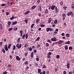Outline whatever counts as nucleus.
I'll list each match as a JSON object with an SVG mask.
<instances>
[{
	"label": "nucleus",
	"mask_w": 74,
	"mask_h": 74,
	"mask_svg": "<svg viewBox=\"0 0 74 74\" xmlns=\"http://www.w3.org/2000/svg\"><path fill=\"white\" fill-rule=\"evenodd\" d=\"M67 16H69V15H71V17H73L74 15L73 13L72 12H68L67 14Z\"/></svg>",
	"instance_id": "1"
},
{
	"label": "nucleus",
	"mask_w": 74,
	"mask_h": 74,
	"mask_svg": "<svg viewBox=\"0 0 74 74\" xmlns=\"http://www.w3.org/2000/svg\"><path fill=\"white\" fill-rule=\"evenodd\" d=\"M22 47V44H21L20 45L17 44L16 45V47L18 49H20Z\"/></svg>",
	"instance_id": "2"
},
{
	"label": "nucleus",
	"mask_w": 74,
	"mask_h": 74,
	"mask_svg": "<svg viewBox=\"0 0 74 74\" xmlns=\"http://www.w3.org/2000/svg\"><path fill=\"white\" fill-rule=\"evenodd\" d=\"M51 40L52 41H56L57 39H56L55 37H53L51 39Z\"/></svg>",
	"instance_id": "3"
},
{
	"label": "nucleus",
	"mask_w": 74,
	"mask_h": 74,
	"mask_svg": "<svg viewBox=\"0 0 74 74\" xmlns=\"http://www.w3.org/2000/svg\"><path fill=\"white\" fill-rule=\"evenodd\" d=\"M64 42V41H63V40H60L58 42V44H61L62 43V42Z\"/></svg>",
	"instance_id": "4"
},
{
	"label": "nucleus",
	"mask_w": 74,
	"mask_h": 74,
	"mask_svg": "<svg viewBox=\"0 0 74 74\" xmlns=\"http://www.w3.org/2000/svg\"><path fill=\"white\" fill-rule=\"evenodd\" d=\"M51 9L52 10H55V7H56V5H52L51 6Z\"/></svg>",
	"instance_id": "5"
},
{
	"label": "nucleus",
	"mask_w": 74,
	"mask_h": 74,
	"mask_svg": "<svg viewBox=\"0 0 74 74\" xmlns=\"http://www.w3.org/2000/svg\"><path fill=\"white\" fill-rule=\"evenodd\" d=\"M38 11H41V6L40 5H39L38 6Z\"/></svg>",
	"instance_id": "6"
},
{
	"label": "nucleus",
	"mask_w": 74,
	"mask_h": 74,
	"mask_svg": "<svg viewBox=\"0 0 74 74\" xmlns=\"http://www.w3.org/2000/svg\"><path fill=\"white\" fill-rule=\"evenodd\" d=\"M55 10H56V13H58L59 11V9H58L57 7H56Z\"/></svg>",
	"instance_id": "7"
},
{
	"label": "nucleus",
	"mask_w": 74,
	"mask_h": 74,
	"mask_svg": "<svg viewBox=\"0 0 74 74\" xmlns=\"http://www.w3.org/2000/svg\"><path fill=\"white\" fill-rule=\"evenodd\" d=\"M16 59L17 60H18V61H19L21 60L20 58H19V57L18 56H17L16 57Z\"/></svg>",
	"instance_id": "8"
},
{
	"label": "nucleus",
	"mask_w": 74,
	"mask_h": 74,
	"mask_svg": "<svg viewBox=\"0 0 74 74\" xmlns=\"http://www.w3.org/2000/svg\"><path fill=\"white\" fill-rule=\"evenodd\" d=\"M17 23V21H14L12 23V25H16Z\"/></svg>",
	"instance_id": "9"
},
{
	"label": "nucleus",
	"mask_w": 74,
	"mask_h": 74,
	"mask_svg": "<svg viewBox=\"0 0 74 74\" xmlns=\"http://www.w3.org/2000/svg\"><path fill=\"white\" fill-rule=\"evenodd\" d=\"M36 7V6L35 5H34L31 8L32 10H34V9Z\"/></svg>",
	"instance_id": "10"
},
{
	"label": "nucleus",
	"mask_w": 74,
	"mask_h": 74,
	"mask_svg": "<svg viewBox=\"0 0 74 74\" xmlns=\"http://www.w3.org/2000/svg\"><path fill=\"white\" fill-rule=\"evenodd\" d=\"M48 9H46L45 12V14H48Z\"/></svg>",
	"instance_id": "11"
},
{
	"label": "nucleus",
	"mask_w": 74,
	"mask_h": 74,
	"mask_svg": "<svg viewBox=\"0 0 74 74\" xmlns=\"http://www.w3.org/2000/svg\"><path fill=\"white\" fill-rule=\"evenodd\" d=\"M29 12H30V11H28L27 12H26L25 13H24V15H27L28 14Z\"/></svg>",
	"instance_id": "12"
},
{
	"label": "nucleus",
	"mask_w": 74,
	"mask_h": 74,
	"mask_svg": "<svg viewBox=\"0 0 74 74\" xmlns=\"http://www.w3.org/2000/svg\"><path fill=\"white\" fill-rule=\"evenodd\" d=\"M67 68L68 69H69L70 68V64L68 63L67 64Z\"/></svg>",
	"instance_id": "13"
},
{
	"label": "nucleus",
	"mask_w": 74,
	"mask_h": 74,
	"mask_svg": "<svg viewBox=\"0 0 74 74\" xmlns=\"http://www.w3.org/2000/svg\"><path fill=\"white\" fill-rule=\"evenodd\" d=\"M0 29L1 30L3 29V25L1 23H0Z\"/></svg>",
	"instance_id": "14"
},
{
	"label": "nucleus",
	"mask_w": 74,
	"mask_h": 74,
	"mask_svg": "<svg viewBox=\"0 0 74 74\" xmlns=\"http://www.w3.org/2000/svg\"><path fill=\"white\" fill-rule=\"evenodd\" d=\"M11 24V21H8V27H9V26H10V25Z\"/></svg>",
	"instance_id": "15"
},
{
	"label": "nucleus",
	"mask_w": 74,
	"mask_h": 74,
	"mask_svg": "<svg viewBox=\"0 0 74 74\" xmlns=\"http://www.w3.org/2000/svg\"><path fill=\"white\" fill-rule=\"evenodd\" d=\"M40 39V37H38L37 39L35 40V41H38Z\"/></svg>",
	"instance_id": "16"
},
{
	"label": "nucleus",
	"mask_w": 74,
	"mask_h": 74,
	"mask_svg": "<svg viewBox=\"0 0 74 74\" xmlns=\"http://www.w3.org/2000/svg\"><path fill=\"white\" fill-rule=\"evenodd\" d=\"M64 48L65 50H67V49H68V46H67V45H66L64 47Z\"/></svg>",
	"instance_id": "17"
},
{
	"label": "nucleus",
	"mask_w": 74,
	"mask_h": 74,
	"mask_svg": "<svg viewBox=\"0 0 74 74\" xmlns=\"http://www.w3.org/2000/svg\"><path fill=\"white\" fill-rule=\"evenodd\" d=\"M41 71V70L40 69H38V73H40Z\"/></svg>",
	"instance_id": "18"
},
{
	"label": "nucleus",
	"mask_w": 74,
	"mask_h": 74,
	"mask_svg": "<svg viewBox=\"0 0 74 74\" xmlns=\"http://www.w3.org/2000/svg\"><path fill=\"white\" fill-rule=\"evenodd\" d=\"M12 45V44H10L9 45L8 47V49H10L11 47V46Z\"/></svg>",
	"instance_id": "19"
},
{
	"label": "nucleus",
	"mask_w": 74,
	"mask_h": 74,
	"mask_svg": "<svg viewBox=\"0 0 74 74\" xmlns=\"http://www.w3.org/2000/svg\"><path fill=\"white\" fill-rule=\"evenodd\" d=\"M40 21V19H38L36 20V23H38V22Z\"/></svg>",
	"instance_id": "20"
},
{
	"label": "nucleus",
	"mask_w": 74,
	"mask_h": 74,
	"mask_svg": "<svg viewBox=\"0 0 74 74\" xmlns=\"http://www.w3.org/2000/svg\"><path fill=\"white\" fill-rule=\"evenodd\" d=\"M33 52H32L31 53V57L32 58H33Z\"/></svg>",
	"instance_id": "21"
},
{
	"label": "nucleus",
	"mask_w": 74,
	"mask_h": 74,
	"mask_svg": "<svg viewBox=\"0 0 74 74\" xmlns=\"http://www.w3.org/2000/svg\"><path fill=\"white\" fill-rule=\"evenodd\" d=\"M65 44H70V41H68L67 42H65Z\"/></svg>",
	"instance_id": "22"
},
{
	"label": "nucleus",
	"mask_w": 74,
	"mask_h": 74,
	"mask_svg": "<svg viewBox=\"0 0 74 74\" xmlns=\"http://www.w3.org/2000/svg\"><path fill=\"white\" fill-rule=\"evenodd\" d=\"M51 18H50L49 19L48 21V23H51Z\"/></svg>",
	"instance_id": "23"
},
{
	"label": "nucleus",
	"mask_w": 74,
	"mask_h": 74,
	"mask_svg": "<svg viewBox=\"0 0 74 74\" xmlns=\"http://www.w3.org/2000/svg\"><path fill=\"white\" fill-rule=\"evenodd\" d=\"M53 29L52 28H49V31H50V32H52L53 31Z\"/></svg>",
	"instance_id": "24"
},
{
	"label": "nucleus",
	"mask_w": 74,
	"mask_h": 74,
	"mask_svg": "<svg viewBox=\"0 0 74 74\" xmlns=\"http://www.w3.org/2000/svg\"><path fill=\"white\" fill-rule=\"evenodd\" d=\"M28 49L29 50V51H32V47H30L29 48V47L28 48Z\"/></svg>",
	"instance_id": "25"
},
{
	"label": "nucleus",
	"mask_w": 74,
	"mask_h": 74,
	"mask_svg": "<svg viewBox=\"0 0 74 74\" xmlns=\"http://www.w3.org/2000/svg\"><path fill=\"white\" fill-rule=\"evenodd\" d=\"M54 23H55L56 24V23H58V20L57 19L55 20L54 21Z\"/></svg>",
	"instance_id": "26"
},
{
	"label": "nucleus",
	"mask_w": 74,
	"mask_h": 74,
	"mask_svg": "<svg viewBox=\"0 0 74 74\" xmlns=\"http://www.w3.org/2000/svg\"><path fill=\"white\" fill-rule=\"evenodd\" d=\"M34 25H35V24H32L31 26V29H33V27H34Z\"/></svg>",
	"instance_id": "27"
},
{
	"label": "nucleus",
	"mask_w": 74,
	"mask_h": 74,
	"mask_svg": "<svg viewBox=\"0 0 74 74\" xmlns=\"http://www.w3.org/2000/svg\"><path fill=\"white\" fill-rule=\"evenodd\" d=\"M62 16L63 17H66V15L64 13H63L62 14Z\"/></svg>",
	"instance_id": "28"
},
{
	"label": "nucleus",
	"mask_w": 74,
	"mask_h": 74,
	"mask_svg": "<svg viewBox=\"0 0 74 74\" xmlns=\"http://www.w3.org/2000/svg\"><path fill=\"white\" fill-rule=\"evenodd\" d=\"M2 51L3 53H5V49H2Z\"/></svg>",
	"instance_id": "29"
},
{
	"label": "nucleus",
	"mask_w": 74,
	"mask_h": 74,
	"mask_svg": "<svg viewBox=\"0 0 74 74\" xmlns=\"http://www.w3.org/2000/svg\"><path fill=\"white\" fill-rule=\"evenodd\" d=\"M16 49V46L14 45L13 46V50H15Z\"/></svg>",
	"instance_id": "30"
},
{
	"label": "nucleus",
	"mask_w": 74,
	"mask_h": 74,
	"mask_svg": "<svg viewBox=\"0 0 74 74\" xmlns=\"http://www.w3.org/2000/svg\"><path fill=\"white\" fill-rule=\"evenodd\" d=\"M20 40H21V38H18L17 40V42H19V41H20Z\"/></svg>",
	"instance_id": "31"
},
{
	"label": "nucleus",
	"mask_w": 74,
	"mask_h": 74,
	"mask_svg": "<svg viewBox=\"0 0 74 74\" xmlns=\"http://www.w3.org/2000/svg\"><path fill=\"white\" fill-rule=\"evenodd\" d=\"M69 50H71V49H73V47L71 46L69 47Z\"/></svg>",
	"instance_id": "32"
},
{
	"label": "nucleus",
	"mask_w": 74,
	"mask_h": 74,
	"mask_svg": "<svg viewBox=\"0 0 74 74\" xmlns=\"http://www.w3.org/2000/svg\"><path fill=\"white\" fill-rule=\"evenodd\" d=\"M66 36L67 37H69V36H70V34H69V33L67 34L66 35Z\"/></svg>",
	"instance_id": "33"
},
{
	"label": "nucleus",
	"mask_w": 74,
	"mask_h": 74,
	"mask_svg": "<svg viewBox=\"0 0 74 74\" xmlns=\"http://www.w3.org/2000/svg\"><path fill=\"white\" fill-rule=\"evenodd\" d=\"M28 38V34H26L25 38L26 39H27Z\"/></svg>",
	"instance_id": "34"
},
{
	"label": "nucleus",
	"mask_w": 74,
	"mask_h": 74,
	"mask_svg": "<svg viewBox=\"0 0 74 74\" xmlns=\"http://www.w3.org/2000/svg\"><path fill=\"white\" fill-rule=\"evenodd\" d=\"M47 32H48L49 31V28L48 27L46 29Z\"/></svg>",
	"instance_id": "35"
},
{
	"label": "nucleus",
	"mask_w": 74,
	"mask_h": 74,
	"mask_svg": "<svg viewBox=\"0 0 74 74\" xmlns=\"http://www.w3.org/2000/svg\"><path fill=\"white\" fill-rule=\"evenodd\" d=\"M25 34H24L23 35V36H22V39H24L25 38Z\"/></svg>",
	"instance_id": "36"
},
{
	"label": "nucleus",
	"mask_w": 74,
	"mask_h": 74,
	"mask_svg": "<svg viewBox=\"0 0 74 74\" xmlns=\"http://www.w3.org/2000/svg\"><path fill=\"white\" fill-rule=\"evenodd\" d=\"M60 4L61 5H63V2L62 1H61L60 3Z\"/></svg>",
	"instance_id": "37"
},
{
	"label": "nucleus",
	"mask_w": 74,
	"mask_h": 74,
	"mask_svg": "<svg viewBox=\"0 0 74 74\" xmlns=\"http://www.w3.org/2000/svg\"><path fill=\"white\" fill-rule=\"evenodd\" d=\"M56 58L57 59H59L60 58V56L59 55H57L56 56Z\"/></svg>",
	"instance_id": "38"
},
{
	"label": "nucleus",
	"mask_w": 74,
	"mask_h": 74,
	"mask_svg": "<svg viewBox=\"0 0 74 74\" xmlns=\"http://www.w3.org/2000/svg\"><path fill=\"white\" fill-rule=\"evenodd\" d=\"M13 29V28H10L8 30L9 31H11Z\"/></svg>",
	"instance_id": "39"
},
{
	"label": "nucleus",
	"mask_w": 74,
	"mask_h": 74,
	"mask_svg": "<svg viewBox=\"0 0 74 74\" xmlns=\"http://www.w3.org/2000/svg\"><path fill=\"white\" fill-rule=\"evenodd\" d=\"M1 7H3V6H5V3L1 4Z\"/></svg>",
	"instance_id": "40"
},
{
	"label": "nucleus",
	"mask_w": 74,
	"mask_h": 74,
	"mask_svg": "<svg viewBox=\"0 0 74 74\" xmlns=\"http://www.w3.org/2000/svg\"><path fill=\"white\" fill-rule=\"evenodd\" d=\"M14 19V16H12V17L10 18V20H12Z\"/></svg>",
	"instance_id": "41"
},
{
	"label": "nucleus",
	"mask_w": 74,
	"mask_h": 74,
	"mask_svg": "<svg viewBox=\"0 0 74 74\" xmlns=\"http://www.w3.org/2000/svg\"><path fill=\"white\" fill-rule=\"evenodd\" d=\"M40 26L42 27H45V25L42 24L40 25Z\"/></svg>",
	"instance_id": "42"
},
{
	"label": "nucleus",
	"mask_w": 74,
	"mask_h": 74,
	"mask_svg": "<svg viewBox=\"0 0 74 74\" xmlns=\"http://www.w3.org/2000/svg\"><path fill=\"white\" fill-rule=\"evenodd\" d=\"M46 47H49V44H48V43H47L46 44Z\"/></svg>",
	"instance_id": "43"
},
{
	"label": "nucleus",
	"mask_w": 74,
	"mask_h": 74,
	"mask_svg": "<svg viewBox=\"0 0 74 74\" xmlns=\"http://www.w3.org/2000/svg\"><path fill=\"white\" fill-rule=\"evenodd\" d=\"M42 67L43 69H45V68L47 67V66H46L45 65H43Z\"/></svg>",
	"instance_id": "44"
},
{
	"label": "nucleus",
	"mask_w": 74,
	"mask_h": 74,
	"mask_svg": "<svg viewBox=\"0 0 74 74\" xmlns=\"http://www.w3.org/2000/svg\"><path fill=\"white\" fill-rule=\"evenodd\" d=\"M28 64V61H25L24 63V64Z\"/></svg>",
	"instance_id": "45"
},
{
	"label": "nucleus",
	"mask_w": 74,
	"mask_h": 74,
	"mask_svg": "<svg viewBox=\"0 0 74 74\" xmlns=\"http://www.w3.org/2000/svg\"><path fill=\"white\" fill-rule=\"evenodd\" d=\"M27 19H26L24 21V22H25L26 23H27Z\"/></svg>",
	"instance_id": "46"
},
{
	"label": "nucleus",
	"mask_w": 74,
	"mask_h": 74,
	"mask_svg": "<svg viewBox=\"0 0 74 74\" xmlns=\"http://www.w3.org/2000/svg\"><path fill=\"white\" fill-rule=\"evenodd\" d=\"M38 16L40 17H41V14L40 13H38Z\"/></svg>",
	"instance_id": "47"
},
{
	"label": "nucleus",
	"mask_w": 74,
	"mask_h": 74,
	"mask_svg": "<svg viewBox=\"0 0 74 74\" xmlns=\"http://www.w3.org/2000/svg\"><path fill=\"white\" fill-rule=\"evenodd\" d=\"M8 72L7 71H4L3 72V74H7Z\"/></svg>",
	"instance_id": "48"
},
{
	"label": "nucleus",
	"mask_w": 74,
	"mask_h": 74,
	"mask_svg": "<svg viewBox=\"0 0 74 74\" xmlns=\"http://www.w3.org/2000/svg\"><path fill=\"white\" fill-rule=\"evenodd\" d=\"M63 8L64 9V10H66V8H67V7L66 6H64L63 7Z\"/></svg>",
	"instance_id": "49"
},
{
	"label": "nucleus",
	"mask_w": 74,
	"mask_h": 74,
	"mask_svg": "<svg viewBox=\"0 0 74 74\" xmlns=\"http://www.w3.org/2000/svg\"><path fill=\"white\" fill-rule=\"evenodd\" d=\"M26 70H29V67L27 66L26 67Z\"/></svg>",
	"instance_id": "50"
},
{
	"label": "nucleus",
	"mask_w": 74,
	"mask_h": 74,
	"mask_svg": "<svg viewBox=\"0 0 74 74\" xmlns=\"http://www.w3.org/2000/svg\"><path fill=\"white\" fill-rule=\"evenodd\" d=\"M17 29H18V27H15L14 29V30H15V31H16V30H17Z\"/></svg>",
	"instance_id": "51"
},
{
	"label": "nucleus",
	"mask_w": 74,
	"mask_h": 74,
	"mask_svg": "<svg viewBox=\"0 0 74 74\" xmlns=\"http://www.w3.org/2000/svg\"><path fill=\"white\" fill-rule=\"evenodd\" d=\"M47 42H49L50 43H51V40H47Z\"/></svg>",
	"instance_id": "52"
},
{
	"label": "nucleus",
	"mask_w": 74,
	"mask_h": 74,
	"mask_svg": "<svg viewBox=\"0 0 74 74\" xmlns=\"http://www.w3.org/2000/svg\"><path fill=\"white\" fill-rule=\"evenodd\" d=\"M6 14L7 15H8L9 14H10V12H6Z\"/></svg>",
	"instance_id": "53"
},
{
	"label": "nucleus",
	"mask_w": 74,
	"mask_h": 74,
	"mask_svg": "<svg viewBox=\"0 0 74 74\" xmlns=\"http://www.w3.org/2000/svg\"><path fill=\"white\" fill-rule=\"evenodd\" d=\"M36 59L37 61H39V58H36Z\"/></svg>",
	"instance_id": "54"
},
{
	"label": "nucleus",
	"mask_w": 74,
	"mask_h": 74,
	"mask_svg": "<svg viewBox=\"0 0 74 74\" xmlns=\"http://www.w3.org/2000/svg\"><path fill=\"white\" fill-rule=\"evenodd\" d=\"M25 47H28V45L27 44H25L24 45Z\"/></svg>",
	"instance_id": "55"
},
{
	"label": "nucleus",
	"mask_w": 74,
	"mask_h": 74,
	"mask_svg": "<svg viewBox=\"0 0 74 74\" xmlns=\"http://www.w3.org/2000/svg\"><path fill=\"white\" fill-rule=\"evenodd\" d=\"M47 57L49 58V59H50L51 58V57L50 56L48 55L47 56Z\"/></svg>",
	"instance_id": "56"
},
{
	"label": "nucleus",
	"mask_w": 74,
	"mask_h": 74,
	"mask_svg": "<svg viewBox=\"0 0 74 74\" xmlns=\"http://www.w3.org/2000/svg\"><path fill=\"white\" fill-rule=\"evenodd\" d=\"M53 43H54V44L55 45V44H58V42H54Z\"/></svg>",
	"instance_id": "57"
},
{
	"label": "nucleus",
	"mask_w": 74,
	"mask_h": 74,
	"mask_svg": "<svg viewBox=\"0 0 74 74\" xmlns=\"http://www.w3.org/2000/svg\"><path fill=\"white\" fill-rule=\"evenodd\" d=\"M20 33L21 34H23V31H20Z\"/></svg>",
	"instance_id": "58"
},
{
	"label": "nucleus",
	"mask_w": 74,
	"mask_h": 74,
	"mask_svg": "<svg viewBox=\"0 0 74 74\" xmlns=\"http://www.w3.org/2000/svg\"><path fill=\"white\" fill-rule=\"evenodd\" d=\"M3 45V42H0V45L1 46Z\"/></svg>",
	"instance_id": "59"
},
{
	"label": "nucleus",
	"mask_w": 74,
	"mask_h": 74,
	"mask_svg": "<svg viewBox=\"0 0 74 74\" xmlns=\"http://www.w3.org/2000/svg\"><path fill=\"white\" fill-rule=\"evenodd\" d=\"M37 48H40V45H37Z\"/></svg>",
	"instance_id": "60"
},
{
	"label": "nucleus",
	"mask_w": 74,
	"mask_h": 74,
	"mask_svg": "<svg viewBox=\"0 0 74 74\" xmlns=\"http://www.w3.org/2000/svg\"><path fill=\"white\" fill-rule=\"evenodd\" d=\"M34 53H36V52H37V50H36V49H35L34 50Z\"/></svg>",
	"instance_id": "61"
},
{
	"label": "nucleus",
	"mask_w": 74,
	"mask_h": 74,
	"mask_svg": "<svg viewBox=\"0 0 74 74\" xmlns=\"http://www.w3.org/2000/svg\"><path fill=\"white\" fill-rule=\"evenodd\" d=\"M64 25L65 26V27H66V26L67 25V24H66V23H64Z\"/></svg>",
	"instance_id": "62"
},
{
	"label": "nucleus",
	"mask_w": 74,
	"mask_h": 74,
	"mask_svg": "<svg viewBox=\"0 0 74 74\" xmlns=\"http://www.w3.org/2000/svg\"><path fill=\"white\" fill-rule=\"evenodd\" d=\"M25 58L24 57L23 58L22 61H25Z\"/></svg>",
	"instance_id": "63"
},
{
	"label": "nucleus",
	"mask_w": 74,
	"mask_h": 74,
	"mask_svg": "<svg viewBox=\"0 0 74 74\" xmlns=\"http://www.w3.org/2000/svg\"><path fill=\"white\" fill-rule=\"evenodd\" d=\"M63 74H66V71H64Z\"/></svg>",
	"instance_id": "64"
}]
</instances>
